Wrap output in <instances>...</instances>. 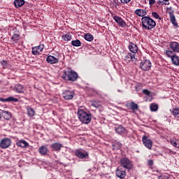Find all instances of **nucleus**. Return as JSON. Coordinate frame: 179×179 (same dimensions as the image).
Wrapping results in <instances>:
<instances>
[{"label":"nucleus","mask_w":179,"mask_h":179,"mask_svg":"<svg viewBox=\"0 0 179 179\" xmlns=\"http://www.w3.org/2000/svg\"><path fill=\"white\" fill-rule=\"evenodd\" d=\"M0 101H2L3 103H17V101H19V99L13 96H8L6 99L0 98Z\"/></svg>","instance_id":"15"},{"label":"nucleus","mask_w":179,"mask_h":179,"mask_svg":"<svg viewBox=\"0 0 179 179\" xmlns=\"http://www.w3.org/2000/svg\"><path fill=\"white\" fill-rule=\"evenodd\" d=\"M126 59H128V61H136V59L135 58V55L132 53H129L126 57Z\"/></svg>","instance_id":"31"},{"label":"nucleus","mask_w":179,"mask_h":179,"mask_svg":"<svg viewBox=\"0 0 179 179\" xmlns=\"http://www.w3.org/2000/svg\"><path fill=\"white\" fill-rule=\"evenodd\" d=\"M115 132L119 135H125L127 134V129L122 125H118L115 128Z\"/></svg>","instance_id":"16"},{"label":"nucleus","mask_w":179,"mask_h":179,"mask_svg":"<svg viewBox=\"0 0 179 179\" xmlns=\"http://www.w3.org/2000/svg\"><path fill=\"white\" fill-rule=\"evenodd\" d=\"M167 9L169 10V17H170V20L172 23V24L173 26H175V27H178V23H177V20H176V15H174V10H171L172 8L171 7H169L167 8Z\"/></svg>","instance_id":"7"},{"label":"nucleus","mask_w":179,"mask_h":179,"mask_svg":"<svg viewBox=\"0 0 179 179\" xmlns=\"http://www.w3.org/2000/svg\"><path fill=\"white\" fill-rule=\"evenodd\" d=\"M155 3H156V0H149V5H150V6L155 5Z\"/></svg>","instance_id":"44"},{"label":"nucleus","mask_w":179,"mask_h":179,"mask_svg":"<svg viewBox=\"0 0 179 179\" xmlns=\"http://www.w3.org/2000/svg\"><path fill=\"white\" fill-rule=\"evenodd\" d=\"M120 166L122 167V169H127V170H131L133 167L132 162L127 157H122L120 159Z\"/></svg>","instance_id":"4"},{"label":"nucleus","mask_w":179,"mask_h":179,"mask_svg":"<svg viewBox=\"0 0 179 179\" xmlns=\"http://www.w3.org/2000/svg\"><path fill=\"white\" fill-rule=\"evenodd\" d=\"M170 112L174 118L179 120V106L170 109Z\"/></svg>","instance_id":"21"},{"label":"nucleus","mask_w":179,"mask_h":179,"mask_svg":"<svg viewBox=\"0 0 179 179\" xmlns=\"http://www.w3.org/2000/svg\"><path fill=\"white\" fill-rule=\"evenodd\" d=\"M1 115H0V120H1Z\"/></svg>","instance_id":"49"},{"label":"nucleus","mask_w":179,"mask_h":179,"mask_svg":"<svg viewBox=\"0 0 179 179\" xmlns=\"http://www.w3.org/2000/svg\"><path fill=\"white\" fill-rule=\"evenodd\" d=\"M140 68L142 71H150L152 62L149 59L143 60L140 64Z\"/></svg>","instance_id":"6"},{"label":"nucleus","mask_w":179,"mask_h":179,"mask_svg":"<svg viewBox=\"0 0 179 179\" xmlns=\"http://www.w3.org/2000/svg\"><path fill=\"white\" fill-rule=\"evenodd\" d=\"M135 13L137 15V16L143 17V16L145 17L146 15V10L137 9L135 10Z\"/></svg>","instance_id":"26"},{"label":"nucleus","mask_w":179,"mask_h":179,"mask_svg":"<svg viewBox=\"0 0 179 179\" xmlns=\"http://www.w3.org/2000/svg\"><path fill=\"white\" fill-rule=\"evenodd\" d=\"M62 37L64 41H71V40H72V36L71 35V34H66Z\"/></svg>","instance_id":"36"},{"label":"nucleus","mask_w":179,"mask_h":179,"mask_svg":"<svg viewBox=\"0 0 179 179\" xmlns=\"http://www.w3.org/2000/svg\"><path fill=\"white\" fill-rule=\"evenodd\" d=\"M150 108L151 111H153V112L157 111V110H159V105H157V103H151L150 105Z\"/></svg>","instance_id":"32"},{"label":"nucleus","mask_w":179,"mask_h":179,"mask_svg":"<svg viewBox=\"0 0 179 179\" xmlns=\"http://www.w3.org/2000/svg\"><path fill=\"white\" fill-rule=\"evenodd\" d=\"M74 153L78 159H89V152L82 148L76 150Z\"/></svg>","instance_id":"5"},{"label":"nucleus","mask_w":179,"mask_h":179,"mask_svg":"<svg viewBox=\"0 0 179 179\" xmlns=\"http://www.w3.org/2000/svg\"><path fill=\"white\" fill-rule=\"evenodd\" d=\"M44 50V45H39L38 46H36L32 48V54L33 55H38L40 52H41Z\"/></svg>","instance_id":"13"},{"label":"nucleus","mask_w":179,"mask_h":179,"mask_svg":"<svg viewBox=\"0 0 179 179\" xmlns=\"http://www.w3.org/2000/svg\"><path fill=\"white\" fill-rule=\"evenodd\" d=\"M16 145L20 148H27V146H29V143L26 142L24 140H20L16 143Z\"/></svg>","instance_id":"24"},{"label":"nucleus","mask_w":179,"mask_h":179,"mask_svg":"<svg viewBox=\"0 0 179 179\" xmlns=\"http://www.w3.org/2000/svg\"><path fill=\"white\" fill-rule=\"evenodd\" d=\"M38 150L40 155H42V156H45V155H47V152H48V148L45 147V145H43L39 148Z\"/></svg>","instance_id":"25"},{"label":"nucleus","mask_w":179,"mask_h":179,"mask_svg":"<svg viewBox=\"0 0 179 179\" xmlns=\"http://www.w3.org/2000/svg\"><path fill=\"white\" fill-rule=\"evenodd\" d=\"M142 27L145 30H152L156 27V22L150 16H144L141 18Z\"/></svg>","instance_id":"2"},{"label":"nucleus","mask_w":179,"mask_h":179,"mask_svg":"<svg viewBox=\"0 0 179 179\" xmlns=\"http://www.w3.org/2000/svg\"><path fill=\"white\" fill-rule=\"evenodd\" d=\"M171 144L175 148L179 149V141L178 139L171 140Z\"/></svg>","instance_id":"33"},{"label":"nucleus","mask_w":179,"mask_h":179,"mask_svg":"<svg viewBox=\"0 0 179 179\" xmlns=\"http://www.w3.org/2000/svg\"><path fill=\"white\" fill-rule=\"evenodd\" d=\"M159 179H171V176L167 173L161 175L158 177Z\"/></svg>","instance_id":"39"},{"label":"nucleus","mask_w":179,"mask_h":179,"mask_svg":"<svg viewBox=\"0 0 179 179\" xmlns=\"http://www.w3.org/2000/svg\"><path fill=\"white\" fill-rule=\"evenodd\" d=\"M50 148L54 152H59L62 148V144L59 143H55L50 145Z\"/></svg>","instance_id":"19"},{"label":"nucleus","mask_w":179,"mask_h":179,"mask_svg":"<svg viewBox=\"0 0 179 179\" xmlns=\"http://www.w3.org/2000/svg\"><path fill=\"white\" fill-rule=\"evenodd\" d=\"M152 15L155 19H159V20H162V17H160V15L156 12H152Z\"/></svg>","instance_id":"40"},{"label":"nucleus","mask_w":179,"mask_h":179,"mask_svg":"<svg viewBox=\"0 0 179 179\" xmlns=\"http://www.w3.org/2000/svg\"><path fill=\"white\" fill-rule=\"evenodd\" d=\"M92 107H94L95 108H97V106L96 103H92Z\"/></svg>","instance_id":"48"},{"label":"nucleus","mask_w":179,"mask_h":179,"mask_svg":"<svg viewBox=\"0 0 179 179\" xmlns=\"http://www.w3.org/2000/svg\"><path fill=\"white\" fill-rule=\"evenodd\" d=\"M78 117L80 122L83 124H90L92 121V113L84 110L83 109L78 110Z\"/></svg>","instance_id":"1"},{"label":"nucleus","mask_w":179,"mask_h":179,"mask_svg":"<svg viewBox=\"0 0 179 179\" xmlns=\"http://www.w3.org/2000/svg\"><path fill=\"white\" fill-rule=\"evenodd\" d=\"M27 114L29 117H33L34 116V114H36V112L34 111V109L33 108L28 107L27 108Z\"/></svg>","instance_id":"29"},{"label":"nucleus","mask_w":179,"mask_h":179,"mask_svg":"<svg viewBox=\"0 0 179 179\" xmlns=\"http://www.w3.org/2000/svg\"><path fill=\"white\" fill-rule=\"evenodd\" d=\"M1 65H3V66H6V61H5V60H2L1 62Z\"/></svg>","instance_id":"47"},{"label":"nucleus","mask_w":179,"mask_h":179,"mask_svg":"<svg viewBox=\"0 0 179 179\" xmlns=\"http://www.w3.org/2000/svg\"><path fill=\"white\" fill-rule=\"evenodd\" d=\"M129 50L131 51V52H133V55H135V54L138 52V45L132 42H130L129 45Z\"/></svg>","instance_id":"18"},{"label":"nucleus","mask_w":179,"mask_h":179,"mask_svg":"<svg viewBox=\"0 0 179 179\" xmlns=\"http://www.w3.org/2000/svg\"><path fill=\"white\" fill-rule=\"evenodd\" d=\"M74 96L75 93L73 91L65 90L62 93V97L64 98L65 100H72Z\"/></svg>","instance_id":"11"},{"label":"nucleus","mask_w":179,"mask_h":179,"mask_svg":"<svg viewBox=\"0 0 179 179\" xmlns=\"http://www.w3.org/2000/svg\"><path fill=\"white\" fill-rule=\"evenodd\" d=\"M78 73L74 71H65L62 76V78L64 80H69L70 82H76L78 80Z\"/></svg>","instance_id":"3"},{"label":"nucleus","mask_w":179,"mask_h":179,"mask_svg":"<svg viewBox=\"0 0 179 179\" xmlns=\"http://www.w3.org/2000/svg\"><path fill=\"white\" fill-rule=\"evenodd\" d=\"M143 93L145 94L146 96H150V92L148 90H143Z\"/></svg>","instance_id":"43"},{"label":"nucleus","mask_w":179,"mask_h":179,"mask_svg":"<svg viewBox=\"0 0 179 179\" xmlns=\"http://www.w3.org/2000/svg\"><path fill=\"white\" fill-rule=\"evenodd\" d=\"M122 146V144H121L119 141H115L113 143V150H118L121 149Z\"/></svg>","instance_id":"28"},{"label":"nucleus","mask_w":179,"mask_h":179,"mask_svg":"<svg viewBox=\"0 0 179 179\" xmlns=\"http://www.w3.org/2000/svg\"><path fill=\"white\" fill-rule=\"evenodd\" d=\"M85 40H86V41H93V35H92L91 34H86L84 36Z\"/></svg>","instance_id":"34"},{"label":"nucleus","mask_w":179,"mask_h":179,"mask_svg":"<svg viewBox=\"0 0 179 179\" xmlns=\"http://www.w3.org/2000/svg\"><path fill=\"white\" fill-rule=\"evenodd\" d=\"M142 142L144 146L147 148V149H152V146H153V142L146 136H143L142 137Z\"/></svg>","instance_id":"8"},{"label":"nucleus","mask_w":179,"mask_h":179,"mask_svg":"<svg viewBox=\"0 0 179 179\" xmlns=\"http://www.w3.org/2000/svg\"><path fill=\"white\" fill-rule=\"evenodd\" d=\"M113 20L117 23L120 27H127V22L121 17L115 15L113 17Z\"/></svg>","instance_id":"12"},{"label":"nucleus","mask_w":179,"mask_h":179,"mask_svg":"<svg viewBox=\"0 0 179 179\" xmlns=\"http://www.w3.org/2000/svg\"><path fill=\"white\" fill-rule=\"evenodd\" d=\"M12 143V141L9 138H3L0 142V148L1 149H7V148H9Z\"/></svg>","instance_id":"10"},{"label":"nucleus","mask_w":179,"mask_h":179,"mask_svg":"<svg viewBox=\"0 0 179 179\" xmlns=\"http://www.w3.org/2000/svg\"><path fill=\"white\" fill-rule=\"evenodd\" d=\"M148 166H153V160L152 159L148 160Z\"/></svg>","instance_id":"46"},{"label":"nucleus","mask_w":179,"mask_h":179,"mask_svg":"<svg viewBox=\"0 0 179 179\" xmlns=\"http://www.w3.org/2000/svg\"><path fill=\"white\" fill-rule=\"evenodd\" d=\"M166 153H167L168 155H176V152L170 150V149H166Z\"/></svg>","instance_id":"42"},{"label":"nucleus","mask_w":179,"mask_h":179,"mask_svg":"<svg viewBox=\"0 0 179 179\" xmlns=\"http://www.w3.org/2000/svg\"><path fill=\"white\" fill-rule=\"evenodd\" d=\"M20 36L17 34H14L13 36L11 37V40L14 41V43H17L19 41V38Z\"/></svg>","instance_id":"37"},{"label":"nucleus","mask_w":179,"mask_h":179,"mask_svg":"<svg viewBox=\"0 0 179 179\" xmlns=\"http://www.w3.org/2000/svg\"><path fill=\"white\" fill-rule=\"evenodd\" d=\"M71 45H73V47H80L82 42H80L79 39L73 40L71 41Z\"/></svg>","instance_id":"30"},{"label":"nucleus","mask_w":179,"mask_h":179,"mask_svg":"<svg viewBox=\"0 0 179 179\" xmlns=\"http://www.w3.org/2000/svg\"><path fill=\"white\" fill-rule=\"evenodd\" d=\"M122 3H129L131 2V0H120Z\"/></svg>","instance_id":"45"},{"label":"nucleus","mask_w":179,"mask_h":179,"mask_svg":"<svg viewBox=\"0 0 179 179\" xmlns=\"http://www.w3.org/2000/svg\"><path fill=\"white\" fill-rule=\"evenodd\" d=\"M118 92H121L120 90H118Z\"/></svg>","instance_id":"50"},{"label":"nucleus","mask_w":179,"mask_h":179,"mask_svg":"<svg viewBox=\"0 0 179 179\" xmlns=\"http://www.w3.org/2000/svg\"><path fill=\"white\" fill-rule=\"evenodd\" d=\"M48 64H58V59L52 55H49L46 57Z\"/></svg>","instance_id":"17"},{"label":"nucleus","mask_w":179,"mask_h":179,"mask_svg":"<svg viewBox=\"0 0 179 179\" xmlns=\"http://www.w3.org/2000/svg\"><path fill=\"white\" fill-rule=\"evenodd\" d=\"M15 92L16 93H24V90H26V88L20 84H16L14 87Z\"/></svg>","instance_id":"20"},{"label":"nucleus","mask_w":179,"mask_h":179,"mask_svg":"<svg viewBox=\"0 0 179 179\" xmlns=\"http://www.w3.org/2000/svg\"><path fill=\"white\" fill-rule=\"evenodd\" d=\"M171 50H172L173 52H176L179 54V43L178 42H171L169 45Z\"/></svg>","instance_id":"14"},{"label":"nucleus","mask_w":179,"mask_h":179,"mask_svg":"<svg viewBox=\"0 0 179 179\" xmlns=\"http://www.w3.org/2000/svg\"><path fill=\"white\" fill-rule=\"evenodd\" d=\"M26 1L24 0H15L14 1V6L15 8H21V6H23L24 5Z\"/></svg>","instance_id":"23"},{"label":"nucleus","mask_w":179,"mask_h":179,"mask_svg":"<svg viewBox=\"0 0 179 179\" xmlns=\"http://www.w3.org/2000/svg\"><path fill=\"white\" fill-rule=\"evenodd\" d=\"M158 5H170L169 0H158Z\"/></svg>","instance_id":"35"},{"label":"nucleus","mask_w":179,"mask_h":179,"mask_svg":"<svg viewBox=\"0 0 179 179\" xmlns=\"http://www.w3.org/2000/svg\"><path fill=\"white\" fill-rule=\"evenodd\" d=\"M1 115L4 118V120H10L12 118V113L8 110H2Z\"/></svg>","instance_id":"22"},{"label":"nucleus","mask_w":179,"mask_h":179,"mask_svg":"<svg viewBox=\"0 0 179 179\" xmlns=\"http://www.w3.org/2000/svg\"><path fill=\"white\" fill-rule=\"evenodd\" d=\"M116 176L118 178H125L127 176V170L122 168V166H118L116 170Z\"/></svg>","instance_id":"9"},{"label":"nucleus","mask_w":179,"mask_h":179,"mask_svg":"<svg viewBox=\"0 0 179 179\" xmlns=\"http://www.w3.org/2000/svg\"><path fill=\"white\" fill-rule=\"evenodd\" d=\"M166 57H168L169 58H171H171H172V57H173V51H171V50H166Z\"/></svg>","instance_id":"41"},{"label":"nucleus","mask_w":179,"mask_h":179,"mask_svg":"<svg viewBox=\"0 0 179 179\" xmlns=\"http://www.w3.org/2000/svg\"><path fill=\"white\" fill-rule=\"evenodd\" d=\"M172 61V63L176 66H179V57L177 55H173L172 58L171 59Z\"/></svg>","instance_id":"27"},{"label":"nucleus","mask_w":179,"mask_h":179,"mask_svg":"<svg viewBox=\"0 0 179 179\" xmlns=\"http://www.w3.org/2000/svg\"><path fill=\"white\" fill-rule=\"evenodd\" d=\"M130 108L133 111H135V110H138V104L135 103V102L134 101L131 102Z\"/></svg>","instance_id":"38"}]
</instances>
